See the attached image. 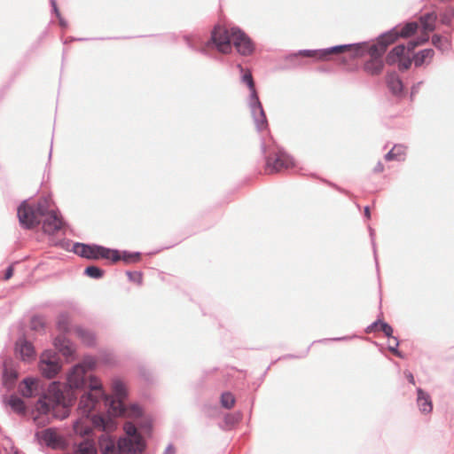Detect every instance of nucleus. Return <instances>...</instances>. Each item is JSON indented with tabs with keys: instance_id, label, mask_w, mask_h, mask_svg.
Returning a JSON list of instances; mask_svg holds the SVG:
<instances>
[{
	"instance_id": "b1692460",
	"label": "nucleus",
	"mask_w": 454,
	"mask_h": 454,
	"mask_svg": "<svg viewBox=\"0 0 454 454\" xmlns=\"http://www.w3.org/2000/svg\"><path fill=\"white\" fill-rule=\"evenodd\" d=\"M437 15L435 12H427L419 18L422 28L424 31L432 32L435 29L434 22L436 21Z\"/></svg>"
},
{
	"instance_id": "3c124183",
	"label": "nucleus",
	"mask_w": 454,
	"mask_h": 454,
	"mask_svg": "<svg viewBox=\"0 0 454 454\" xmlns=\"http://www.w3.org/2000/svg\"><path fill=\"white\" fill-rule=\"evenodd\" d=\"M415 40L417 41V43H419V45H422L429 40V36H428V35L426 34V35L418 36L417 38H415Z\"/></svg>"
},
{
	"instance_id": "09e8293b",
	"label": "nucleus",
	"mask_w": 454,
	"mask_h": 454,
	"mask_svg": "<svg viewBox=\"0 0 454 454\" xmlns=\"http://www.w3.org/2000/svg\"><path fill=\"white\" fill-rule=\"evenodd\" d=\"M139 427H140L142 429L145 430V431H149V430L152 428V423H151V421H150V420H147V419H146V420L141 421V422L139 423Z\"/></svg>"
},
{
	"instance_id": "4c0bfd02",
	"label": "nucleus",
	"mask_w": 454,
	"mask_h": 454,
	"mask_svg": "<svg viewBox=\"0 0 454 454\" xmlns=\"http://www.w3.org/2000/svg\"><path fill=\"white\" fill-rule=\"evenodd\" d=\"M379 331H381L387 338L392 339L394 337L393 327L384 321L381 322Z\"/></svg>"
},
{
	"instance_id": "de8ad7c7",
	"label": "nucleus",
	"mask_w": 454,
	"mask_h": 454,
	"mask_svg": "<svg viewBox=\"0 0 454 454\" xmlns=\"http://www.w3.org/2000/svg\"><path fill=\"white\" fill-rule=\"evenodd\" d=\"M423 82H419L415 84L412 85L411 87V98H412V97L414 95H416L419 91V89L422 85Z\"/></svg>"
},
{
	"instance_id": "4468645a",
	"label": "nucleus",
	"mask_w": 454,
	"mask_h": 454,
	"mask_svg": "<svg viewBox=\"0 0 454 454\" xmlns=\"http://www.w3.org/2000/svg\"><path fill=\"white\" fill-rule=\"evenodd\" d=\"M53 345L58 352L65 356L67 361L74 360V345L65 334L57 335L53 340Z\"/></svg>"
},
{
	"instance_id": "0e129e2a",
	"label": "nucleus",
	"mask_w": 454,
	"mask_h": 454,
	"mask_svg": "<svg viewBox=\"0 0 454 454\" xmlns=\"http://www.w3.org/2000/svg\"><path fill=\"white\" fill-rule=\"evenodd\" d=\"M309 348H307V350L305 351L304 355L300 356H296L295 357H304L309 353Z\"/></svg>"
},
{
	"instance_id": "49530a36",
	"label": "nucleus",
	"mask_w": 454,
	"mask_h": 454,
	"mask_svg": "<svg viewBox=\"0 0 454 454\" xmlns=\"http://www.w3.org/2000/svg\"><path fill=\"white\" fill-rule=\"evenodd\" d=\"M442 42V37L439 35H434L432 36V43L436 47V48H441V43Z\"/></svg>"
},
{
	"instance_id": "58836bf2",
	"label": "nucleus",
	"mask_w": 454,
	"mask_h": 454,
	"mask_svg": "<svg viewBox=\"0 0 454 454\" xmlns=\"http://www.w3.org/2000/svg\"><path fill=\"white\" fill-rule=\"evenodd\" d=\"M328 48L317 49V60H329L331 59Z\"/></svg>"
},
{
	"instance_id": "a878e982",
	"label": "nucleus",
	"mask_w": 454,
	"mask_h": 454,
	"mask_svg": "<svg viewBox=\"0 0 454 454\" xmlns=\"http://www.w3.org/2000/svg\"><path fill=\"white\" fill-rule=\"evenodd\" d=\"M73 454H97V449L93 442L85 439L76 446Z\"/></svg>"
},
{
	"instance_id": "72a5a7b5",
	"label": "nucleus",
	"mask_w": 454,
	"mask_h": 454,
	"mask_svg": "<svg viewBox=\"0 0 454 454\" xmlns=\"http://www.w3.org/2000/svg\"><path fill=\"white\" fill-rule=\"evenodd\" d=\"M140 255L141 254L139 252L122 251V255L120 260L125 262H136L140 258Z\"/></svg>"
},
{
	"instance_id": "9d476101",
	"label": "nucleus",
	"mask_w": 454,
	"mask_h": 454,
	"mask_svg": "<svg viewBox=\"0 0 454 454\" xmlns=\"http://www.w3.org/2000/svg\"><path fill=\"white\" fill-rule=\"evenodd\" d=\"M35 436L41 445L43 444L53 450H62L67 445L65 439L52 427L36 432Z\"/></svg>"
},
{
	"instance_id": "4d7b16f0",
	"label": "nucleus",
	"mask_w": 454,
	"mask_h": 454,
	"mask_svg": "<svg viewBox=\"0 0 454 454\" xmlns=\"http://www.w3.org/2000/svg\"><path fill=\"white\" fill-rule=\"evenodd\" d=\"M384 170V166L381 162H378L377 165L374 167V172L380 173Z\"/></svg>"
},
{
	"instance_id": "338daca9",
	"label": "nucleus",
	"mask_w": 454,
	"mask_h": 454,
	"mask_svg": "<svg viewBox=\"0 0 454 454\" xmlns=\"http://www.w3.org/2000/svg\"><path fill=\"white\" fill-rule=\"evenodd\" d=\"M438 1H439V2H441V3H446V2H448L449 0H438Z\"/></svg>"
},
{
	"instance_id": "6ab92c4d",
	"label": "nucleus",
	"mask_w": 454,
	"mask_h": 454,
	"mask_svg": "<svg viewBox=\"0 0 454 454\" xmlns=\"http://www.w3.org/2000/svg\"><path fill=\"white\" fill-rule=\"evenodd\" d=\"M417 404L422 413H430L433 410V404L429 394L422 388H417Z\"/></svg>"
},
{
	"instance_id": "9b49d317",
	"label": "nucleus",
	"mask_w": 454,
	"mask_h": 454,
	"mask_svg": "<svg viewBox=\"0 0 454 454\" xmlns=\"http://www.w3.org/2000/svg\"><path fill=\"white\" fill-rule=\"evenodd\" d=\"M231 39L239 54L248 56L254 52V44L252 39L239 27H231Z\"/></svg>"
},
{
	"instance_id": "864d4df0",
	"label": "nucleus",
	"mask_w": 454,
	"mask_h": 454,
	"mask_svg": "<svg viewBox=\"0 0 454 454\" xmlns=\"http://www.w3.org/2000/svg\"><path fill=\"white\" fill-rule=\"evenodd\" d=\"M163 454H176V449H175L174 445L172 443H169L166 447Z\"/></svg>"
},
{
	"instance_id": "774afa93",
	"label": "nucleus",
	"mask_w": 454,
	"mask_h": 454,
	"mask_svg": "<svg viewBox=\"0 0 454 454\" xmlns=\"http://www.w3.org/2000/svg\"><path fill=\"white\" fill-rule=\"evenodd\" d=\"M51 150H52V149L51 148L50 153H49V158H51Z\"/></svg>"
},
{
	"instance_id": "1a4fd4ad",
	"label": "nucleus",
	"mask_w": 454,
	"mask_h": 454,
	"mask_svg": "<svg viewBox=\"0 0 454 454\" xmlns=\"http://www.w3.org/2000/svg\"><path fill=\"white\" fill-rule=\"evenodd\" d=\"M418 23L410 21L405 23L403 27L395 26L390 30L379 35L381 41L387 43V45L395 43L398 38H407L414 35L418 29Z\"/></svg>"
},
{
	"instance_id": "5fc2aeb1",
	"label": "nucleus",
	"mask_w": 454,
	"mask_h": 454,
	"mask_svg": "<svg viewBox=\"0 0 454 454\" xmlns=\"http://www.w3.org/2000/svg\"><path fill=\"white\" fill-rule=\"evenodd\" d=\"M352 337L344 336V337H339V338H333V339H325V340H319V342H326V341H329V340H335V341L346 340H349Z\"/></svg>"
},
{
	"instance_id": "69168bd1",
	"label": "nucleus",
	"mask_w": 454,
	"mask_h": 454,
	"mask_svg": "<svg viewBox=\"0 0 454 454\" xmlns=\"http://www.w3.org/2000/svg\"><path fill=\"white\" fill-rule=\"evenodd\" d=\"M296 356H293V355H288V356H284V358H286V357H295Z\"/></svg>"
},
{
	"instance_id": "c9c22d12",
	"label": "nucleus",
	"mask_w": 454,
	"mask_h": 454,
	"mask_svg": "<svg viewBox=\"0 0 454 454\" xmlns=\"http://www.w3.org/2000/svg\"><path fill=\"white\" fill-rule=\"evenodd\" d=\"M103 454H120L118 451V445L111 441L103 449Z\"/></svg>"
},
{
	"instance_id": "2f4dec72",
	"label": "nucleus",
	"mask_w": 454,
	"mask_h": 454,
	"mask_svg": "<svg viewBox=\"0 0 454 454\" xmlns=\"http://www.w3.org/2000/svg\"><path fill=\"white\" fill-rule=\"evenodd\" d=\"M235 403V397L231 392H223L221 395V405L225 409H231Z\"/></svg>"
},
{
	"instance_id": "7c9ffc66",
	"label": "nucleus",
	"mask_w": 454,
	"mask_h": 454,
	"mask_svg": "<svg viewBox=\"0 0 454 454\" xmlns=\"http://www.w3.org/2000/svg\"><path fill=\"white\" fill-rule=\"evenodd\" d=\"M104 270L96 265L87 266L84 270V275L93 278L99 279L104 276Z\"/></svg>"
},
{
	"instance_id": "cd10ccee",
	"label": "nucleus",
	"mask_w": 454,
	"mask_h": 454,
	"mask_svg": "<svg viewBox=\"0 0 454 454\" xmlns=\"http://www.w3.org/2000/svg\"><path fill=\"white\" fill-rule=\"evenodd\" d=\"M434 55L433 49H424L413 56V62L416 67H421L427 59H432Z\"/></svg>"
},
{
	"instance_id": "8fccbe9b",
	"label": "nucleus",
	"mask_w": 454,
	"mask_h": 454,
	"mask_svg": "<svg viewBox=\"0 0 454 454\" xmlns=\"http://www.w3.org/2000/svg\"><path fill=\"white\" fill-rule=\"evenodd\" d=\"M13 275V267L12 265H10L6 270H5V272H4V280H8L10 279Z\"/></svg>"
},
{
	"instance_id": "a18cd8bd",
	"label": "nucleus",
	"mask_w": 454,
	"mask_h": 454,
	"mask_svg": "<svg viewBox=\"0 0 454 454\" xmlns=\"http://www.w3.org/2000/svg\"><path fill=\"white\" fill-rule=\"evenodd\" d=\"M418 46H419V43H417L415 39L410 40L405 45V51H413Z\"/></svg>"
},
{
	"instance_id": "6e6d98bb",
	"label": "nucleus",
	"mask_w": 454,
	"mask_h": 454,
	"mask_svg": "<svg viewBox=\"0 0 454 454\" xmlns=\"http://www.w3.org/2000/svg\"><path fill=\"white\" fill-rule=\"evenodd\" d=\"M404 375L410 383H411L413 385L415 384L414 376L411 372L405 371Z\"/></svg>"
},
{
	"instance_id": "13d9d810",
	"label": "nucleus",
	"mask_w": 454,
	"mask_h": 454,
	"mask_svg": "<svg viewBox=\"0 0 454 454\" xmlns=\"http://www.w3.org/2000/svg\"><path fill=\"white\" fill-rule=\"evenodd\" d=\"M397 147H400L398 150L395 151V153H398V156L400 157V160H403V147L402 145H396Z\"/></svg>"
},
{
	"instance_id": "2eb2a0df",
	"label": "nucleus",
	"mask_w": 454,
	"mask_h": 454,
	"mask_svg": "<svg viewBox=\"0 0 454 454\" xmlns=\"http://www.w3.org/2000/svg\"><path fill=\"white\" fill-rule=\"evenodd\" d=\"M64 225L62 218L59 215L57 211L51 210L43 221V230L45 233L50 235L55 234Z\"/></svg>"
},
{
	"instance_id": "680f3d73",
	"label": "nucleus",
	"mask_w": 454,
	"mask_h": 454,
	"mask_svg": "<svg viewBox=\"0 0 454 454\" xmlns=\"http://www.w3.org/2000/svg\"><path fill=\"white\" fill-rule=\"evenodd\" d=\"M76 40H77V41H84V40H86V39H85V38H74V37H69V38H67V39L64 42V43H67V42H69V41H70V42H72V41H76Z\"/></svg>"
},
{
	"instance_id": "7ed1b4c3",
	"label": "nucleus",
	"mask_w": 454,
	"mask_h": 454,
	"mask_svg": "<svg viewBox=\"0 0 454 454\" xmlns=\"http://www.w3.org/2000/svg\"><path fill=\"white\" fill-rule=\"evenodd\" d=\"M242 81L247 85L250 90L247 105L249 106L255 128L258 131L265 130L268 129L269 124L262 105L254 88V82L252 74L250 73L245 74L242 76Z\"/></svg>"
},
{
	"instance_id": "bf43d9fd",
	"label": "nucleus",
	"mask_w": 454,
	"mask_h": 454,
	"mask_svg": "<svg viewBox=\"0 0 454 454\" xmlns=\"http://www.w3.org/2000/svg\"><path fill=\"white\" fill-rule=\"evenodd\" d=\"M58 19H59V26L66 28L67 27V22L61 16L58 17Z\"/></svg>"
},
{
	"instance_id": "5701e85b",
	"label": "nucleus",
	"mask_w": 454,
	"mask_h": 454,
	"mask_svg": "<svg viewBox=\"0 0 454 454\" xmlns=\"http://www.w3.org/2000/svg\"><path fill=\"white\" fill-rule=\"evenodd\" d=\"M74 333L84 345L91 347L95 344V334L91 331L82 326H76Z\"/></svg>"
},
{
	"instance_id": "dca6fc26",
	"label": "nucleus",
	"mask_w": 454,
	"mask_h": 454,
	"mask_svg": "<svg viewBox=\"0 0 454 454\" xmlns=\"http://www.w3.org/2000/svg\"><path fill=\"white\" fill-rule=\"evenodd\" d=\"M386 83L388 90L393 96L398 98L403 97V83L400 76L395 72L387 74Z\"/></svg>"
},
{
	"instance_id": "f8f14e48",
	"label": "nucleus",
	"mask_w": 454,
	"mask_h": 454,
	"mask_svg": "<svg viewBox=\"0 0 454 454\" xmlns=\"http://www.w3.org/2000/svg\"><path fill=\"white\" fill-rule=\"evenodd\" d=\"M405 45L398 44L395 46L387 55L386 62L388 65H394L398 62L399 70L404 71L410 68L413 61V58H405Z\"/></svg>"
},
{
	"instance_id": "423d86ee",
	"label": "nucleus",
	"mask_w": 454,
	"mask_h": 454,
	"mask_svg": "<svg viewBox=\"0 0 454 454\" xmlns=\"http://www.w3.org/2000/svg\"><path fill=\"white\" fill-rule=\"evenodd\" d=\"M387 46V43L381 41L380 37H378L377 43H375L369 44L366 42L363 56L367 53L371 57V59L364 65V69L366 73L372 75H377L381 73L384 67L382 56L386 52Z\"/></svg>"
},
{
	"instance_id": "c03bdc74",
	"label": "nucleus",
	"mask_w": 454,
	"mask_h": 454,
	"mask_svg": "<svg viewBox=\"0 0 454 454\" xmlns=\"http://www.w3.org/2000/svg\"><path fill=\"white\" fill-rule=\"evenodd\" d=\"M381 322H382V320H380V319H378V320L372 322L371 325H369L365 328V333H371L374 331H377V330L379 331Z\"/></svg>"
},
{
	"instance_id": "473e14b6",
	"label": "nucleus",
	"mask_w": 454,
	"mask_h": 454,
	"mask_svg": "<svg viewBox=\"0 0 454 454\" xmlns=\"http://www.w3.org/2000/svg\"><path fill=\"white\" fill-rule=\"evenodd\" d=\"M454 19V6H448L445 12L441 14V22L445 25L450 27L452 25V20Z\"/></svg>"
},
{
	"instance_id": "20e7f679",
	"label": "nucleus",
	"mask_w": 454,
	"mask_h": 454,
	"mask_svg": "<svg viewBox=\"0 0 454 454\" xmlns=\"http://www.w3.org/2000/svg\"><path fill=\"white\" fill-rule=\"evenodd\" d=\"M72 251L82 257L89 260L111 259L113 262L120 261L121 254L117 249H111L97 244H85L75 242L73 246Z\"/></svg>"
},
{
	"instance_id": "ea45409f",
	"label": "nucleus",
	"mask_w": 454,
	"mask_h": 454,
	"mask_svg": "<svg viewBox=\"0 0 454 454\" xmlns=\"http://www.w3.org/2000/svg\"><path fill=\"white\" fill-rule=\"evenodd\" d=\"M400 147H397L395 145L386 155L385 160H400V157L398 156V153H395V151L398 150Z\"/></svg>"
},
{
	"instance_id": "39448f33",
	"label": "nucleus",
	"mask_w": 454,
	"mask_h": 454,
	"mask_svg": "<svg viewBox=\"0 0 454 454\" xmlns=\"http://www.w3.org/2000/svg\"><path fill=\"white\" fill-rule=\"evenodd\" d=\"M261 149L265 158L266 171L270 174L279 172L293 166V159L282 149L272 147L267 149L264 142Z\"/></svg>"
},
{
	"instance_id": "f704fd0d",
	"label": "nucleus",
	"mask_w": 454,
	"mask_h": 454,
	"mask_svg": "<svg viewBox=\"0 0 454 454\" xmlns=\"http://www.w3.org/2000/svg\"><path fill=\"white\" fill-rule=\"evenodd\" d=\"M30 327L34 331H41L44 329V322L39 316H34L31 318Z\"/></svg>"
},
{
	"instance_id": "e433bc0d",
	"label": "nucleus",
	"mask_w": 454,
	"mask_h": 454,
	"mask_svg": "<svg viewBox=\"0 0 454 454\" xmlns=\"http://www.w3.org/2000/svg\"><path fill=\"white\" fill-rule=\"evenodd\" d=\"M399 341L396 337H392V343L388 345V350L394 355L403 357L401 352L398 350Z\"/></svg>"
},
{
	"instance_id": "ddd939ff",
	"label": "nucleus",
	"mask_w": 454,
	"mask_h": 454,
	"mask_svg": "<svg viewBox=\"0 0 454 454\" xmlns=\"http://www.w3.org/2000/svg\"><path fill=\"white\" fill-rule=\"evenodd\" d=\"M366 46V42L356 43L340 44L328 47L330 55H340L344 52L349 51L352 58L363 57V51Z\"/></svg>"
},
{
	"instance_id": "f3484780",
	"label": "nucleus",
	"mask_w": 454,
	"mask_h": 454,
	"mask_svg": "<svg viewBox=\"0 0 454 454\" xmlns=\"http://www.w3.org/2000/svg\"><path fill=\"white\" fill-rule=\"evenodd\" d=\"M184 40L192 51L200 52L204 55L207 54V48H208V46H207V43H204L200 35H184Z\"/></svg>"
},
{
	"instance_id": "a19ab883",
	"label": "nucleus",
	"mask_w": 454,
	"mask_h": 454,
	"mask_svg": "<svg viewBox=\"0 0 454 454\" xmlns=\"http://www.w3.org/2000/svg\"><path fill=\"white\" fill-rule=\"evenodd\" d=\"M126 275L131 282L141 283L142 281V275L139 272L127 271Z\"/></svg>"
},
{
	"instance_id": "6e6552de",
	"label": "nucleus",
	"mask_w": 454,
	"mask_h": 454,
	"mask_svg": "<svg viewBox=\"0 0 454 454\" xmlns=\"http://www.w3.org/2000/svg\"><path fill=\"white\" fill-rule=\"evenodd\" d=\"M231 32L221 27L215 26L211 32V37L207 42V46L215 45L223 53H228L231 50Z\"/></svg>"
},
{
	"instance_id": "bb28decb",
	"label": "nucleus",
	"mask_w": 454,
	"mask_h": 454,
	"mask_svg": "<svg viewBox=\"0 0 454 454\" xmlns=\"http://www.w3.org/2000/svg\"><path fill=\"white\" fill-rule=\"evenodd\" d=\"M18 344H20V352L23 359H29L35 356V348L31 342L26 339H20Z\"/></svg>"
},
{
	"instance_id": "052dcab7",
	"label": "nucleus",
	"mask_w": 454,
	"mask_h": 454,
	"mask_svg": "<svg viewBox=\"0 0 454 454\" xmlns=\"http://www.w3.org/2000/svg\"><path fill=\"white\" fill-rule=\"evenodd\" d=\"M7 454H19V450L13 445H11L10 451H7Z\"/></svg>"
},
{
	"instance_id": "0eeeda50",
	"label": "nucleus",
	"mask_w": 454,
	"mask_h": 454,
	"mask_svg": "<svg viewBox=\"0 0 454 454\" xmlns=\"http://www.w3.org/2000/svg\"><path fill=\"white\" fill-rule=\"evenodd\" d=\"M62 364L59 355L53 350H45L42 353L39 362V370L43 377L52 379L60 372Z\"/></svg>"
},
{
	"instance_id": "79ce46f5",
	"label": "nucleus",
	"mask_w": 454,
	"mask_h": 454,
	"mask_svg": "<svg viewBox=\"0 0 454 454\" xmlns=\"http://www.w3.org/2000/svg\"><path fill=\"white\" fill-rule=\"evenodd\" d=\"M242 418V415L240 412H238L236 414H233V415H227L225 417V422L227 424H235L237 422H239Z\"/></svg>"
},
{
	"instance_id": "37998d69",
	"label": "nucleus",
	"mask_w": 454,
	"mask_h": 454,
	"mask_svg": "<svg viewBox=\"0 0 454 454\" xmlns=\"http://www.w3.org/2000/svg\"><path fill=\"white\" fill-rule=\"evenodd\" d=\"M369 232H370L372 246V249H373L376 267L378 268V259H377V252H376V243H375V239H374V230L372 227H369Z\"/></svg>"
},
{
	"instance_id": "393cba45",
	"label": "nucleus",
	"mask_w": 454,
	"mask_h": 454,
	"mask_svg": "<svg viewBox=\"0 0 454 454\" xmlns=\"http://www.w3.org/2000/svg\"><path fill=\"white\" fill-rule=\"evenodd\" d=\"M18 379V372L13 369L4 366L2 374L3 385L7 388H12Z\"/></svg>"
},
{
	"instance_id": "f257e3e1",
	"label": "nucleus",
	"mask_w": 454,
	"mask_h": 454,
	"mask_svg": "<svg viewBox=\"0 0 454 454\" xmlns=\"http://www.w3.org/2000/svg\"><path fill=\"white\" fill-rule=\"evenodd\" d=\"M97 359L84 356L67 373L63 387L59 381H52L36 403L42 414H52L59 419L68 417L70 409L80 396L78 413L82 417L74 424L77 434L89 435L92 427L104 432H113L117 427L116 418L141 419L142 408L125 400L128 393L120 380L113 382V395L106 394L102 384L89 371L95 368Z\"/></svg>"
},
{
	"instance_id": "412c9836",
	"label": "nucleus",
	"mask_w": 454,
	"mask_h": 454,
	"mask_svg": "<svg viewBox=\"0 0 454 454\" xmlns=\"http://www.w3.org/2000/svg\"><path fill=\"white\" fill-rule=\"evenodd\" d=\"M317 50H300L297 52L288 54L286 57V60L292 64V67H299L301 62L299 60V57L303 56L307 58H313L317 60Z\"/></svg>"
},
{
	"instance_id": "4be33fe9",
	"label": "nucleus",
	"mask_w": 454,
	"mask_h": 454,
	"mask_svg": "<svg viewBox=\"0 0 454 454\" xmlns=\"http://www.w3.org/2000/svg\"><path fill=\"white\" fill-rule=\"evenodd\" d=\"M24 387L20 389V393L25 397L34 396L38 388L39 381L36 379L27 377L22 380Z\"/></svg>"
},
{
	"instance_id": "603ef678",
	"label": "nucleus",
	"mask_w": 454,
	"mask_h": 454,
	"mask_svg": "<svg viewBox=\"0 0 454 454\" xmlns=\"http://www.w3.org/2000/svg\"><path fill=\"white\" fill-rule=\"evenodd\" d=\"M51 5L52 7V12L56 14L57 17H60L61 14L59 11V8L57 6V4H56V1L55 0H51Z\"/></svg>"
},
{
	"instance_id": "e2e57ef3",
	"label": "nucleus",
	"mask_w": 454,
	"mask_h": 454,
	"mask_svg": "<svg viewBox=\"0 0 454 454\" xmlns=\"http://www.w3.org/2000/svg\"><path fill=\"white\" fill-rule=\"evenodd\" d=\"M364 215L367 217V218H370L371 216V213H370V207L368 206H366L364 207Z\"/></svg>"
},
{
	"instance_id": "c756f323",
	"label": "nucleus",
	"mask_w": 454,
	"mask_h": 454,
	"mask_svg": "<svg viewBox=\"0 0 454 454\" xmlns=\"http://www.w3.org/2000/svg\"><path fill=\"white\" fill-rule=\"evenodd\" d=\"M57 328L59 334H65L70 332V319L67 313H61L57 318Z\"/></svg>"
},
{
	"instance_id": "c85d7f7f",
	"label": "nucleus",
	"mask_w": 454,
	"mask_h": 454,
	"mask_svg": "<svg viewBox=\"0 0 454 454\" xmlns=\"http://www.w3.org/2000/svg\"><path fill=\"white\" fill-rule=\"evenodd\" d=\"M7 403L16 413L23 414L26 411V405L24 401L15 395H12L10 396Z\"/></svg>"
},
{
	"instance_id": "f03ea898",
	"label": "nucleus",
	"mask_w": 454,
	"mask_h": 454,
	"mask_svg": "<svg viewBox=\"0 0 454 454\" xmlns=\"http://www.w3.org/2000/svg\"><path fill=\"white\" fill-rule=\"evenodd\" d=\"M50 212L49 203L45 199L32 204L23 200L18 207L17 215L20 225L30 230L39 225L42 223V217L46 216Z\"/></svg>"
},
{
	"instance_id": "a211bd4d",
	"label": "nucleus",
	"mask_w": 454,
	"mask_h": 454,
	"mask_svg": "<svg viewBox=\"0 0 454 454\" xmlns=\"http://www.w3.org/2000/svg\"><path fill=\"white\" fill-rule=\"evenodd\" d=\"M123 429L127 434L126 437L133 439L137 446L138 451L142 452L145 448V443L141 434L138 433L136 425L128 421L125 423Z\"/></svg>"
},
{
	"instance_id": "aec40b11",
	"label": "nucleus",
	"mask_w": 454,
	"mask_h": 454,
	"mask_svg": "<svg viewBox=\"0 0 454 454\" xmlns=\"http://www.w3.org/2000/svg\"><path fill=\"white\" fill-rule=\"evenodd\" d=\"M118 451L120 454L140 453L133 439L129 437H120L118 442Z\"/></svg>"
}]
</instances>
